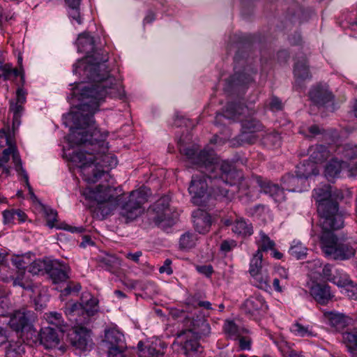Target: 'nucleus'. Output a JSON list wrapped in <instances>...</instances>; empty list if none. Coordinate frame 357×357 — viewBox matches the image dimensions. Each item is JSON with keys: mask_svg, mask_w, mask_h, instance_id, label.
I'll return each instance as SVG.
<instances>
[{"mask_svg": "<svg viewBox=\"0 0 357 357\" xmlns=\"http://www.w3.org/2000/svg\"><path fill=\"white\" fill-rule=\"evenodd\" d=\"M107 60V54L99 58L97 54L88 55L75 65L74 71L82 74L91 82L77 86L82 104L75 114L77 126L69 135V140L77 145L88 144L92 146L91 152L80 150L72 155L73 162L79 167L83 179L89 183H94L100 178L107 176L103 167L113 168L117 165L114 155L105 153L104 141L98 139L99 131L93 126V114L98 111L107 96L116 97L121 91V84L109 73L105 64Z\"/></svg>", "mask_w": 357, "mask_h": 357, "instance_id": "obj_1", "label": "nucleus"}, {"mask_svg": "<svg viewBox=\"0 0 357 357\" xmlns=\"http://www.w3.org/2000/svg\"><path fill=\"white\" fill-rule=\"evenodd\" d=\"M317 212L323 230H337L344 227L343 213L339 211V202L344 199L340 190H331L329 185H324L313 190Z\"/></svg>", "mask_w": 357, "mask_h": 357, "instance_id": "obj_2", "label": "nucleus"}, {"mask_svg": "<svg viewBox=\"0 0 357 357\" xmlns=\"http://www.w3.org/2000/svg\"><path fill=\"white\" fill-rule=\"evenodd\" d=\"M198 159L204 164V169L208 175H218L220 173L219 180L229 183L231 185H243L245 181L243 173L236 170L228 161L218 162V158L213 149H204L199 155Z\"/></svg>", "mask_w": 357, "mask_h": 357, "instance_id": "obj_3", "label": "nucleus"}, {"mask_svg": "<svg viewBox=\"0 0 357 357\" xmlns=\"http://www.w3.org/2000/svg\"><path fill=\"white\" fill-rule=\"evenodd\" d=\"M333 230H324L320 237L321 248L323 252L334 259L345 260L354 256L355 248L347 244L338 242Z\"/></svg>", "mask_w": 357, "mask_h": 357, "instance_id": "obj_4", "label": "nucleus"}, {"mask_svg": "<svg viewBox=\"0 0 357 357\" xmlns=\"http://www.w3.org/2000/svg\"><path fill=\"white\" fill-rule=\"evenodd\" d=\"M151 195L150 189L142 187L130 193L128 200L121 207L120 215L129 222L135 220L144 211L143 205L148 201Z\"/></svg>", "mask_w": 357, "mask_h": 357, "instance_id": "obj_5", "label": "nucleus"}, {"mask_svg": "<svg viewBox=\"0 0 357 357\" xmlns=\"http://www.w3.org/2000/svg\"><path fill=\"white\" fill-rule=\"evenodd\" d=\"M184 326L186 328L177 333L178 337L185 336L187 338L199 339L208 335L211 332L209 324L203 316H197L196 319L186 317Z\"/></svg>", "mask_w": 357, "mask_h": 357, "instance_id": "obj_6", "label": "nucleus"}, {"mask_svg": "<svg viewBox=\"0 0 357 357\" xmlns=\"http://www.w3.org/2000/svg\"><path fill=\"white\" fill-rule=\"evenodd\" d=\"M36 319L33 311L22 308L10 314L8 325L13 331L23 333L31 329Z\"/></svg>", "mask_w": 357, "mask_h": 357, "instance_id": "obj_7", "label": "nucleus"}, {"mask_svg": "<svg viewBox=\"0 0 357 357\" xmlns=\"http://www.w3.org/2000/svg\"><path fill=\"white\" fill-rule=\"evenodd\" d=\"M27 92L23 87L16 91V97L9 101V111L13 114V129H17L21 123V117L24 112Z\"/></svg>", "mask_w": 357, "mask_h": 357, "instance_id": "obj_8", "label": "nucleus"}, {"mask_svg": "<svg viewBox=\"0 0 357 357\" xmlns=\"http://www.w3.org/2000/svg\"><path fill=\"white\" fill-rule=\"evenodd\" d=\"M83 195L86 199L94 200L98 204H102L107 201H110L118 195H116V190L109 185H98L95 189L86 188Z\"/></svg>", "mask_w": 357, "mask_h": 357, "instance_id": "obj_9", "label": "nucleus"}, {"mask_svg": "<svg viewBox=\"0 0 357 357\" xmlns=\"http://www.w3.org/2000/svg\"><path fill=\"white\" fill-rule=\"evenodd\" d=\"M198 174L193 175L190 181L188 191L192 199L203 197L209 188L207 182L208 173L204 169H200Z\"/></svg>", "mask_w": 357, "mask_h": 357, "instance_id": "obj_10", "label": "nucleus"}, {"mask_svg": "<svg viewBox=\"0 0 357 357\" xmlns=\"http://www.w3.org/2000/svg\"><path fill=\"white\" fill-rule=\"evenodd\" d=\"M263 130V126L256 119L249 117L242 121V132L238 136L241 144H252L256 139V133Z\"/></svg>", "mask_w": 357, "mask_h": 357, "instance_id": "obj_11", "label": "nucleus"}, {"mask_svg": "<svg viewBox=\"0 0 357 357\" xmlns=\"http://www.w3.org/2000/svg\"><path fill=\"white\" fill-rule=\"evenodd\" d=\"M69 340L72 346L80 351L90 349L92 346L89 331L83 326L75 327L69 334Z\"/></svg>", "mask_w": 357, "mask_h": 357, "instance_id": "obj_12", "label": "nucleus"}, {"mask_svg": "<svg viewBox=\"0 0 357 357\" xmlns=\"http://www.w3.org/2000/svg\"><path fill=\"white\" fill-rule=\"evenodd\" d=\"M169 206V199L167 197H163L155 203L150 215L151 218L156 225H160L169 220L170 210Z\"/></svg>", "mask_w": 357, "mask_h": 357, "instance_id": "obj_13", "label": "nucleus"}, {"mask_svg": "<svg viewBox=\"0 0 357 357\" xmlns=\"http://www.w3.org/2000/svg\"><path fill=\"white\" fill-rule=\"evenodd\" d=\"M267 305L262 297L252 296L248 298L242 305V310L249 317L257 319L266 312Z\"/></svg>", "mask_w": 357, "mask_h": 357, "instance_id": "obj_14", "label": "nucleus"}, {"mask_svg": "<svg viewBox=\"0 0 357 357\" xmlns=\"http://www.w3.org/2000/svg\"><path fill=\"white\" fill-rule=\"evenodd\" d=\"M255 180L261 191L272 197L275 202H281L285 199L283 188H281L278 184L270 181L264 180L261 176H256Z\"/></svg>", "mask_w": 357, "mask_h": 357, "instance_id": "obj_15", "label": "nucleus"}, {"mask_svg": "<svg viewBox=\"0 0 357 357\" xmlns=\"http://www.w3.org/2000/svg\"><path fill=\"white\" fill-rule=\"evenodd\" d=\"M46 273L50 275L54 283L66 281L68 278L67 267L57 260H48Z\"/></svg>", "mask_w": 357, "mask_h": 357, "instance_id": "obj_16", "label": "nucleus"}, {"mask_svg": "<svg viewBox=\"0 0 357 357\" xmlns=\"http://www.w3.org/2000/svg\"><path fill=\"white\" fill-rule=\"evenodd\" d=\"M7 146L8 148L3 151L2 155L0 157V168L7 163L10 155H13L15 148V143L9 131L4 129L0 130V147Z\"/></svg>", "mask_w": 357, "mask_h": 357, "instance_id": "obj_17", "label": "nucleus"}, {"mask_svg": "<svg viewBox=\"0 0 357 357\" xmlns=\"http://www.w3.org/2000/svg\"><path fill=\"white\" fill-rule=\"evenodd\" d=\"M324 322L335 331H341L349 324V318L342 313L336 312H325L324 313Z\"/></svg>", "mask_w": 357, "mask_h": 357, "instance_id": "obj_18", "label": "nucleus"}, {"mask_svg": "<svg viewBox=\"0 0 357 357\" xmlns=\"http://www.w3.org/2000/svg\"><path fill=\"white\" fill-rule=\"evenodd\" d=\"M235 73L228 80V84L231 88H238L245 86L253 81L252 75L255 74L250 67L244 68L243 72L237 70V67L235 66Z\"/></svg>", "mask_w": 357, "mask_h": 357, "instance_id": "obj_19", "label": "nucleus"}, {"mask_svg": "<svg viewBox=\"0 0 357 357\" xmlns=\"http://www.w3.org/2000/svg\"><path fill=\"white\" fill-rule=\"evenodd\" d=\"M208 180L212 184L211 185L212 192L216 199L230 200L233 197V193L230 192L229 190L227 188V184L225 181L218 179L216 175H208Z\"/></svg>", "mask_w": 357, "mask_h": 357, "instance_id": "obj_20", "label": "nucleus"}, {"mask_svg": "<svg viewBox=\"0 0 357 357\" xmlns=\"http://www.w3.org/2000/svg\"><path fill=\"white\" fill-rule=\"evenodd\" d=\"M310 294L314 300L321 305L327 304L333 297L330 287L326 284H314L310 288Z\"/></svg>", "mask_w": 357, "mask_h": 357, "instance_id": "obj_21", "label": "nucleus"}, {"mask_svg": "<svg viewBox=\"0 0 357 357\" xmlns=\"http://www.w3.org/2000/svg\"><path fill=\"white\" fill-rule=\"evenodd\" d=\"M40 342L46 349H53L59 346L60 336L52 327H45L40 333Z\"/></svg>", "mask_w": 357, "mask_h": 357, "instance_id": "obj_22", "label": "nucleus"}, {"mask_svg": "<svg viewBox=\"0 0 357 357\" xmlns=\"http://www.w3.org/2000/svg\"><path fill=\"white\" fill-rule=\"evenodd\" d=\"M192 217L194 227L197 232L204 234L209 231L211 218L208 213L199 210L193 213Z\"/></svg>", "mask_w": 357, "mask_h": 357, "instance_id": "obj_23", "label": "nucleus"}, {"mask_svg": "<svg viewBox=\"0 0 357 357\" xmlns=\"http://www.w3.org/2000/svg\"><path fill=\"white\" fill-rule=\"evenodd\" d=\"M350 164H347L344 160H337L332 159L326 165L324 170L325 176L328 181H331L338 177L343 170H347L349 174V167Z\"/></svg>", "mask_w": 357, "mask_h": 357, "instance_id": "obj_24", "label": "nucleus"}, {"mask_svg": "<svg viewBox=\"0 0 357 357\" xmlns=\"http://www.w3.org/2000/svg\"><path fill=\"white\" fill-rule=\"evenodd\" d=\"M310 100L316 105H324L332 101L333 96L328 89L321 85L314 86L309 93Z\"/></svg>", "mask_w": 357, "mask_h": 357, "instance_id": "obj_25", "label": "nucleus"}, {"mask_svg": "<svg viewBox=\"0 0 357 357\" xmlns=\"http://www.w3.org/2000/svg\"><path fill=\"white\" fill-rule=\"evenodd\" d=\"M356 146L351 144H345L342 148L341 153L347 164H350L349 167V176H356L357 174V150Z\"/></svg>", "mask_w": 357, "mask_h": 357, "instance_id": "obj_26", "label": "nucleus"}, {"mask_svg": "<svg viewBox=\"0 0 357 357\" xmlns=\"http://www.w3.org/2000/svg\"><path fill=\"white\" fill-rule=\"evenodd\" d=\"M294 75L295 77L296 85L299 86H301L303 82L307 79L310 80L312 78L309 66L305 59H303L302 61H297L295 63Z\"/></svg>", "mask_w": 357, "mask_h": 357, "instance_id": "obj_27", "label": "nucleus"}, {"mask_svg": "<svg viewBox=\"0 0 357 357\" xmlns=\"http://www.w3.org/2000/svg\"><path fill=\"white\" fill-rule=\"evenodd\" d=\"M248 112V108L242 104L228 103L224 114H218L216 118L225 117L229 119H238L241 115H245Z\"/></svg>", "mask_w": 357, "mask_h": 357, "instance_id": "obj_28", "label": "nucleus"}, {"mask_svg": "<svg viewBox=\"0 0 357 357\" xmlns=\"http://www.w3.org/2000/svg\"><path fill=\"white\" fill-rule=\"evenodd\" d=\"M304 180L298 175L287 174L282 178L283 188L287 190L295 192L301 191Z\"/></svg>", "mask_w": 357, "mask_h": 357, "instance_id": "obj_29", "label": "nucleus"}, {"mask_svg": "<svg viewBox=\"0 0 357 357\" xmlns=\"http://www.w3.org/2000/svg\"><path fill=\"white\" fill-rule=\"evenodd\" d=\"M104 342L109 347H117L118 346H126L123 341V335L115 328L105 331Z\"/></svg>", "mask_w": 357, "mask_h": 357, "instance_id": "obj_30", "label": "nucleus"}, {"mask_svg": "<svg viewBox=\"0 0 357 357\" xmlns=\"http://www.w3.org/2000/svg\"><path fill=\"white\" fill-rule=\"evenodd\" d=\"M198 339L187 338L184 342L183 349L186 357H204L202 348L197 341Z\"/></svg>", "mask_w": 357, "mask_h": 357, "instance_id": "obj_31", "label": "nucleus"}, {"mask_svg": "<svg viewBox=\"0 0 357 357\" xmlns=\"http://www.w3.org/2000/svg\"><path fill=\"white\" fill-rule=\"evenodd\" d=\"M77 44L78 50L86 54L91 53L95 47L94 39L88 33L80 34L77 40Z\"/></svg>", "mask_w": 357, "mask_h": 357, "instance_id": "obj_32", "label": "nucleus"}, {"mask_svg": "<svg viewBox=\"0 0 357 357\" xmlns=\"http://www.w3.org/2000/svg\"><path fill=\"white\" fill-rule=\"evenodd\" d=\"M120 199V196H117L111 199L110 201H107L102 204H98V206L96 209V215L100 216L101 218H105L116 208Z\"/></svg>", "mask_w": 357, "mask_h": 357, "instance_id": "obj_33", "label": "nucleus"}, {"mask_svg": "<svg viewBox=\"0 0 357 357\" xmlns=\"http://www.w3.org/2000/svg\"><path fill=\"white\" fill-rule=\"evenodd\" d=\"M81 303L84 314H86L87 317L93 316L98 310V301L91 294L83 296L81 298Z\"/></svg>", "mask_w": 357, "mask_h": 357, "instance_id": "obj_34", "label": "nucleus"}, {"mask_svg": "<svg viewBox=\"0 0 357 357\" xmlns=\"http://www.w3.org/2000/svg\"><path fill=\"white\" fill-rule=\"evenodd\" d=\"M235 234L245 237L250 236L252 232V227L248 224L245 220L242 218L236 219L231 228Z\"/></svg>", "mask_w": 357, "mask_h": 357, "instance_id": "obj_35", "label": "nucleus"}, {"mask_svg": "<svg viewBox=\"0 0 357 357\" xmlns=\"http://www.w3.org/2000/svg\"><path fill=\"white\" fill-rule=\"evenodd\" d=\"M296 172H298V175L301 176L305 182L310 176L319 174L315 164L312 162L300 164L297 166Z\"/></svg>", "mask_w": 357, "mask_h": 357, "instance_id": "obj_36", "label": "nucleus"}, {"mask_svg": "<svg viewBox=\"0 0 357 357\" xmlns=\"http://www.w3.org/2000/svg\"><path fill=\"white\" fill-rule=\"evenodd\" d=\"M330 156V151L324 145H316L310 154V158L314 164L323 162Z\"/></svg>", "mask_w": 357, "mask_h": 357, "instance_id": "obj_37", "label": "nucleus"}, {"mask_svg": "<svg viewBox=\"0 0 357 357\" xmlns=\"http://www.w3.org/2000/svg\"><path fill=\"white\" fill-rule=\"evenodd\" d=\"M251 275L254 278L256 285L259 288L265 291H269L271 289L270 285V277L266 269Z\"/></svg>", "mask_w": 357, "mask_h": 357, "instance_id": "obj_38", "label": "nucleus"}, {"mask_svg": "<svg viewBox=\"0 0 357 357\" xmlns=\"http://www.w3.org/2000/svg\"><path fill=\"white\" fill-rule=\"evenodd\" d=\"M44 317L50 324L55 326L61 333L63 332L65 324L61 314L56 312H50L45 313Z\"/></svg>", "mask_w": 357, "mask_h": 357, "instance_id": "obj_39", "label": "nucleus"}, {"mask_svg": "<svg viewBox=\"0 0 357 357\" xmlns=\"http://www.w3.org/2000/svg\"><path fill=\"white\" fill-rule=\"evenodd\" d=\"M138 356L139 357H162L163 352L158 350L153 345L143 347V344L139 342L138 344Z\"/></svg>", "mask_w": 357, "mask_h": 357, "instance_id": "obj_40", "label": "nucleus"}, {"mask_svg": "<svg viewBox=\"0 0 357 357\" xmlns=\"http://www.w3.org/2000/svg\"><path fill=\"white\" fill-rule=\"evenodd\" d=\"M263 255L259 251H256L250 264L249 272L250 275L255 274L266 269L262 265Z\"/></svg>", "mask_w": 357, "mask_h": 357, "instance_id": "obj_41", "label": "nucleus"}, {"mask_svg": "<svg viewBox=\"0 0 357 357\" xmlns=\"http://www.w3.org/2000/svg\"><path fill=\"white\" fill-rule=\"evenodd\" d=\"M260 239L257 242L258 250L262 253L263 251L266 252L273 250L275 248V243L271 240L264 231L259 233Z\"/></svg>", "mask_w": 357, "mask_h": 357, "instance_id": "obj_42", "label": "nucleus"}, {"mask_svg": "<svg viewBox=\"0 0 357 357\" xmlns=\"http://www.w3.org/2000/svg\"><path fill=\"white\" fill-rule=\"evenodd\" d=\"M342 339L350 352L357 351V331L343 333Z\"/></svg>", "mask_w": 357, "mask_h": 357, "instance_id": "obj_43", "label": "nucleus"}, {"mask_svg": "<svg viewBox=\"0 0 357 357\" xmlns=\"http://www.w3.org/2000/svg\"><path fill=\"white\" fill-rule=\"evenodd\" d=\"M197 241V237L195 234L185 232L180 238L179 245L182 249H190L193 248Z\"/></svg>", "mask_w": 357, "mask_h": 357, "instance_id": "obj_44", "label": "nucleus"}, {"mask_svg": "<svg viewBox=\"0 0 357 357\" xmlns=\"http://www.w3.org/2000/svg\"><path fill=\"white\" fill-rule=\"evenodd\" d=\"M224 330L228 337L236 340L238 338L242 333L243 329L239 328L234 321H227L224 326Z\"/></svg>", "mask_w": 357, "mask_h": 357, "instance_id": "obj_45", "label": "nucleus"}, {"mask_svg": "<svg viewBox=\"0 0 357 357\" xmlns=\"http://www.w3.org/2000/svg\"><path fill=\"white\" fill-rule=\"evenodd\" d=\"M31 261V255L30 254L17 255L12 259L13 265L20 270H24L29 267Z\"/></svg>", "mask_w": 357, "mask_h": 357, "instance_id": "obj_46", "label": "nucleus"}, {"mask_svg": "<svg viewBox=\"0 0 357 357\" xmlns=\"http://www.w3.org/2000/svg\"><path fill=\"white\" fill-rule=\"evenodd\" d=\"M202 151L198 154L196 153V151L194 149L184 148L181 150V152L183 153L189 160H191L192 162L198 165L199 169H204V164L202 161L198 159L199 155Z\"/></svg>", "mask_w": 357, "mask_h": 357, "instance_id": "obj_47", "label": "nucleus"}, {"mask_svg": "<svg viewBox=\"0 0 357 357\" xmlns=\"http://www.w3.org/2000/svg\"><path fill=\"white\" fill-rule=\"evenodd\" d=\"M307 250V249L301 243H296L291 245L289 252L292 257L300 259L306 255Z\"/></svg>", "mask_w": 357, "mask_h": 357, "instance_id": "obj_48", "label": "nucleus"}, {"mask_svg": "<svg viewBox=\"0 0 357 357\" xmlns=\"http://www.w3.org/2000/svg\"><path fill=\"white\" fill-rule=\"evenodd\" d=\"M331 282L338 287L345 288L350 283V279L347 274L337 271L333 276Z\"/></svg>", "mask_w": 357, "mask_h": 357, "instance_id": "obj_49", "label": "nucleus"}, {"mask_svg": "<svg viewBox=\"0 0 357 357\" xmlns=\"http://www.w3.org/2000/svg\"><path fill=\"white\" fill-rule=\"evenodd\" d=\"M47 261L48 260L40 261L32 259L29 266V271L33 275L38 274L43 269L46 271Z\"/></svg>", "mask_w": 357, "mask_h": 357, "instance_id": "obj_50", "label": "nucleus"}, {"mask_svg": "<svg viewBox=\"0 0 357 357\" xmlns=\"http://www.w3.org/2000/svg\"><path fill=\"white\" fill-rule=\"evenodd\" d=\"M12 158H13V162L15 165V170L18 172V174H20L23 177H24V174H26V172L22 167V160H21L19 152L17 151L16 146L14 149V152L12 155Z\"/></svg>", "mask_w": 357, "mask_h": 357, "instance_id": "obj_51", "label": "nucleus"}, {"mask_svg": "<svg viewBox=\"0 0 357 357\" xmlns=\"http://www.w3.org/2000/svg\"><path fill=\"white\" fill-rule=\"evenodd\" d=\"M44 213L47 218V224L50 228L56 227L54 222L57 221V213L50 208H45Z\"/></svg>", "mask_w": 357, "mask_h": 357, "instance_id": "obj_52", "label": "nucleus"}, {"mask_svg": "<svg viewBox=\"0 0 357 357\" xmlns=\"http://www.w3.org/2000/svg\"><path fill=\"white\" fill-rule=\"evenodd\" d=\"M291 331L294 332L296 335L305 337V336H312V333L307 328L302 326L301 324L296 323L294 324L291 327Z\"/></svg>", "mask_w": 357, "mask_h": 357, "instance_id": "obj_53", "label": "nucleus"}, {"mask_svg": "<svg viewBox=\"0 0 357 357\" xmlns=\"http://www.w3.org/2000/svg\"><path fill=\"white\" fill-rule=\"evenodd\" d=\"M67 313L73 315H84L81 303H68L66 307Z\"/></svg>", "mask_w": 357, "mask_h": 357, "instance_id": "obj_54", "label": "nucleus"}, {"mask_svg": "<svg viewBox=\"0 0 357 357\" xmlns=\"http://www.w3.org/2000/svg\"><path fill=\"white\" fill-rule=\"evenodd\" d=\"M6 254L0 252V274L3 278L8 277V272L9 267L6 260Z\"/></svg>", "mask_w": 357, "mask_h": 357, "instance_id": "obj_55", "label": "nucleus"}, {"mask_svg": "<svg viewBox=\"0 0 357 357\" xmlns=\"http://www.w3.org/2000/svg\"><path fill=\"white\" fill-rule=\"evenodd\" d=\"M264 142L266 144H271L273 146H279L280 144V137L278 133H271L264 137Z\"/></svg>", "mask_w": 357, "mask_h": 357, "instance_id": "obj_56", "label": "nucleus"}, {"mask_svg": "<svg viewBox=\"0 0 357 357\" xmlns=\"http://www.w3.org/2000/svg\"><path fill=\"white\" fill-rule=\"evenodd\" d=\"M126 346H118L117 347H109L108 357H126L124 354Z\"/></svg>", "mask_w": 357, "mask_h": 357, "instance_id": "obj_57", "label": "nucleus"}, {"mask_svg": "<svg viewBox=\"0 0 357 357\" xmlns=\"http://www.w3.org/2000/svg\"><path fill=\"white\" fill-rule=\"evenodd\" d=\"M347 296L352 299H357V284L350 280V283L345 287Z\"/></svg>", "mask_w": 357, "mask_h": 357, "instance_id": "obj_58", "label": "nucleus"}, {"mask_svg": "<svg viewBox=\"0 0 357 357\" xmlns=\"http://www.w3.org/2000/svg\"><path fill=\"white\" fill-rule=\"evenodd\" d=\"M3 218L4 224L14 223L15 220V210L4 211Z\"/></svg>", "mask_w": 357, "mask_h": 357, "instance_id": "obj_59", "label": "nucleus"}, {"mask_svg": "<svg viewBox=\"0 0 357 357\" xmlns=\"http://www.w3.org/2000/svg\"><path fill=\"white\" fill-rule=\"evenodd\" d=\"M172 263V262L171 259H165L163 265L160 267L159 272L160 273H166L168 275H172L173 273V270L171 267Z\"/></svg>", "mask_w": 357, "mask_h": 357, "instance_id": "obj_60", "label": "nucleus"}, {"mask_svg": "<svg viewBox=\"0 0 357 357\" xmlns=\"http://www.w3.org/2000/svg\"><path fill=\"white\" fill-rule=\"evenodd\" d=\"M0 69L3 73L2 75L5 80L11 79V73H12V70H13V67H12L11 64L6 63Z\"/></svg>", "mask_w": 357, "mask_h": 357, "instance_id": "obj_61", "label": "nucleus"}, {"mask_svg": "<svg viewBox=\"0 0 357 357\" xmlns=\"http://www.w3.org/2000/svg\"><path fill=\"white\" fill-rule=\"evenodd\" d=\"M321 275L324 278L331 282L334 275L332 273V269L330 265L326 264L322 268Z\"/></svg>", "mask_w": 357, "mask_h": 357, "instance_id": "obj_62", "label": "nucleus"}, {"mask_svg": "<svg viewBox=\"0 0 357 357\" xmlns=\"http://www.w3.org/2000/svg\"><path fill=\"white\" fill-rule=\"evenodd\" d=\"M236 243L234 241H224L221 243L220 249L221 250L227 252L231 250L234 247H236Z\"/></svg>", "mask_w": 357, "mask_h": 357, "instance_id": "obj_63", "label": "nucleus"}, {"mask_svg": "<svg viewBox=\"0 0 357 357\" xmlns=\"http://www.w3.org/2000/svg\"><path fill=\"white\" fill-rule=\"evenodd\" d=\"M197 270L199 273L209 277L213 273V267L211 265L198 266Z\"/></svg>", "mask_w": 357, "mask_h": 357, "instance_id": "obj_64", "label": "nucleus"}]
</instances>
